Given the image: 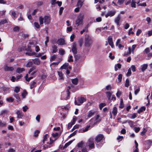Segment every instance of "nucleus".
Returning a JSON list of instances; mask_svg holds the SVG:
<instances>
[{"label":"nucleus","instance_id":"1","mask_svg":"<svg viewBox=\"0 0 152 152\" xmlns=\"http://www.w3.org/2000/svg\"><path fill=\"white\" fill-rule=\"evenodd\" d=\"M44 20L45 24H48L50 22V18L48 16H45L43 18L42 16L39 17V20L40 25L43 24Z\"/></svg>","mask_w":152,"mask_h":152},{"label":"nucleus","instance_id":"2","mask_svg":"<svg viewBox=\"0 0 152 152\" xmlns=\"http://www.w3.org/2000/svg\"><path fill=\"white\" fill-rule=\"evenodd\" d=\"M84 14L80 13L77 17L75 21V24L77 26L83 25V19L84 18Z\"/></svg>","mask_w":152,"mask_h":152},{"label":"nucleus","instance_id":"3","mask_svg":"<svg viewBox=\"0 0 152 152\" xmlns=\"http://www.w3.org/2000/svg\"><path fill=\"white\" fill-rule=\"evenodd\" d=\"M86 146L88 147L89 149H94L95 148V145L94 139L90 138L86 143Z\"/></svg>","mask_w":152,"mask_h":152},{"label":"nucleus","instance_id":"4","mask_svg":"<svg viewBox=\"0 0 152 152\" xmlns=\"http://www.w3.org/2000/svg\"><path fill=\"white\" fill-rule=\"evenodd\" d=\"M74 87L72 85H71L70 86H69L68 87V89L66 91L67 96L66 98L64 97V94H63L62 95V96L61 97V99L62 100H67L68 99L69 97H70V92L69 91V90L71 89L72 88H73Z\"/></svg>","mask_w":152,"mask_h":152},{"label":"nucleus","instance_id":"5","mask_svg":"<svg viewBox=\"0 0 152 152\" xmlns=\"http://www.w3.org/2000/svg\"><path fill=\"white\" fill-rule=\"evenodd\" d=\"M92 43V41L88 37H86L85 38V45L86 47L90 46Z\"/></svg>","mask_w":152,"mask_h":152},{"label":"nucleus","instance_id":"6","mask_svg":"<svg viewBox=\"0 0 152 152\" xmlns=\"http://www.w3.org/2000/svg\"><path fill=\"white\" fill-rule=\"evenodd\" d=\"M105 138L102 134H99L95 137V140L97 143L100 142L102 140H104Z\"/></svg>","mask_w":152,"mask_h":152},{"label":"nucleus","instance_id":"7","mask_svg":"<svg viewBox=\"0 0 152 152\" xmlns=\"http://www.w3.org/2000/svg\"><path fill=\"white\" fill-rule=\"evenodd\" d=\"M86 99L83 97L78 98L77 100L78 102H77V101L75 100V102L76 104L79 105L80 104L83 103L84 101H86Z\"/></svg>","mask_w":152,"mask_h":152},{"label":"nucleus","instance_id":"8","mask_svg":"<svg viewBox=\"0 0 152 152\" xmlns=\"http://www.w3.org/2000/svg\"><path fill=\"white\" fill-rule=\"evenodd\" d=\"M146 143L145 148L147 149H148L152 145V140H148L145 141Z\"/></svg>","mask_w":152,"mask_h":152},{"label":"nucleus","instance_id":"9","mask_svg":"<svg viewBox=\"0 0 152 152\" xmlns=\"http://www.w3.org/2000/svg\"><path fill=\"white\" fill-rule=\"evenodd\" d=\"M116 11L115 10L109 11L105 15V17L107 18L109 16L110 17L113 16L115 14Z\"/></svg>","mask_w":152,"mask_h":152},{"label":"nucleus","instance_id":"10","mask_svg":"<svg viewBox=\"0 0 152 152\" xmlns=\"http://www.w3.org/2000/svg\"><path fill=\"white\" fill-rule=\"evenodd\" d=\"M77 44L75 43H73L72 48V51L74 55H76L77 52V49L76 48Z\"/></svg>","mask_w":152,"mask_h":152},{"label":"nucleus","instance_id":"11","mask_svg":"<svg viewBox=\"0 0 152 152\" xmlns=\"http://www.w3.org/2000/svg\"><path fill=\"white\" fill-rule=\"evenodd\" d=\"M57 43L58 45H62L66 44L65 40L63 38H60L58 39Z\"/></svg>","mask_w":152,"mask_h":152},{"label":"nucleus","instance_id":"12","mask_svg":"<svg viewBox=\"0 0 152 152\" xmlns=\"http://www.w3.org/2000/svg\"><path fill=\"white\" fill-rule=\"evenodd\" d=\"M108 40L109 45L111 46L112 48H113V42L112 38L111 36H109L108 37Z\"/></svg>","mask_w":152,"mask_h":152},{"label":"nucleus","instance_id":"13","mask_svg":"<svg viewBox=\"0 0 152 152\" xmlns=\"http://www.w3.org/2000/svg\"><path fill=\"white\" fill-rule=\"evenodd\" d=\"M4 70L6 71H12L14 70V68L12 67H10L7 65H5L4 66Z\"/></svg>","mask_w":152,"mask_h":152},{"label":"nucleus","instance_id":"14","mask_svg":"<svg viewBox=\"0 0 152 152\" xmlns=\"http://www.w3.org/2000/svg\"><path fill=\"white\" fill-rule=\"evenodd\" d=\"M90 25L89 24H88L85 26V28L83 29L82 30L80 31V33L81 34H83L84 32H87L88 31V28L89 26Z\"/></svg>","mask_w":152,"mask_h":152},{"label":"nucleus","instance_id":"15","mask_svg":"<svg viewBox=\"0 0 152 152\" xmlns=\"http://www.w3.org/2000/svg\"><path fill=\"white\" fill-rule=\"evenodd\" d=\"M16 114L17 115V117L19 118H21L23 115L22 112L20 110H18L16 112Z\"/></svg>","mask_w":152,"mask_h":152},{"label":"nucleus","instance_id":"16","mask_svg":"<svg viewBox=\"0 0 152 152\" xmlns=\"http://www.w3.org/2000/svg\"><path fill=\"white\" fill-rule=\"evenodd\" d=\"M33 62L35 64L39 65L40 64V61L38 58H35L32 60Z\"/></svg>","mask_w":152,"mask_h":152},{"label":"nucleus","instance_id":"17","mask_svg":"<svg viewBox=\"0 0 152 152\" xmlns=\"http://www.w3.org/2000/svg\"><path fill=\"white\" fill-rule=\"evenodd\" d=\"M36 82L34 81H32L30 83V88L31 89L35 87L36 86Z\"/></svg>","mask_w":152,"mask_h":152},{"label":"nucleus","instance_id":"18","mask_svg":"<svg viewBox=\"0 0 152 152\" xmlns=\"http://www.w3.org/2000/svg\"><path fill=\"white\" fill-rule=\"evenodd\" d=\"M121 19L120 16L119 15H118L116 18L115 19V22L117 24V25L119 26V21Z\"/></svg>","mask_w":152,"mask_h":152},{"label":"nucleus","instance_id":"19","mask_svg":"<svg viewBox=\"0 0 152 152\" xmlns=\"http://www.w3.org/2000/svg\"><path fill=\"white\" fill-rule=\"evenodd\" d=\"M71 81L73 84L75 85H76L78 84V80L77 78H76L75 79H72Z\"/></svg>","mask_w":152,"mask_h":152},{"label":"nucleus","instance_id":"20","mask_svg":"<svg viewBox=\"0 0 152 152\" xmlns=\"http://www.w3.org/2000/svg\"><path fill=\"white\" fill-rule=\"evenodd\" d=\"M118 112V110L117 108L116 107H114L113 109L112 112L113 114L115 116L116 115Z\"/></svg>","mask_w":152,"mask_h":152},{"label":"nucleus","instance_id":"21","mask_svg":"<svg viewBox=\"0 0 152 152\" xmlns=\"http://www.w3.org/2000/svg\"><path fill=\"white\" fill-rule=\"evenodd\" d=\"M106 94H107V96L109 100H111V97L112 96V94L110 91L106 92Z\"/></svg>","mask_w":152,"mask_h":152},{"label":"nucleus","instance_id":"22","mask_svg":"<svg viewBox=\"0 0 152 152\" xmlns=\"http://www.w3.org/2000/svg\"><path fill=\"white\" fill-rule=\"evenodd\" d=\"M83 5V1L81 0H78L77 4V7L81 8Z\"/></svg>","mask_w":152,"mask_h":152},{"label":"nucleus","instance_id":"23","mask_svg":"<svg viewBox=\"0 0 152 152\" xmlns=\"http://www.w3.org/2000/svg\"><path fill=\"white\" fill-rule=\"evenodd\" d=\"M25 70V69L24 68L18 67L17 68L16 72L17 73H20L24 71Z\"/></svg>","mask_w":152,"mask_h":152},{"label":"nucleus","instance_id":"24","mask_svg":"<svg viewBox=\"0 0 152 152\" xmlns=\"http://www.w3.org/2000/svg\"><path fill=\"white\" fill-rule=\"evenodd\" d=\"M8 23L7 20L6 19H3L1 20L0 21V26Z\"/></svg>","mask_w":152,"mask_h":152},{"label":"nucleus","instance_id":"25","mask_svg":"<svg viewBox=\"0 0 152 152\" xmlns=\"http://www.w3.org/2000/svg\"><path fill=\"white\" fill-rule=\"evenodd\" d=\"M69 64L68 63H65L61 67V69H68V67L69 66Z\"/></svg>","mask_w":152,"mask_h":152},{"label":"nucleus","instance_id":"26","mask_svg":"<svg viewBox=\"0 0 152 152\" xmlns=\"http://www.w3.org/2000/svg\"><path fill=\"white\" fill-rule=\"evenodd\" d=\"M53 51L52 53H56L58 51L57 47L56 45H54L52 46Z\"/></svg>","mask_w":152,"mask_h":152},{"label":"nucleus","instance_id":"27","mask_svg":"<svg viewBox=\"0 0 152 152\" xmlns=\"http://www.w3.org/2000/svg\"><path fill=\"white\" fill-rule=\"evenodd\" d=\"M141 70L142 72H144L146 69L148 67V65L146 64H144L142 65V66Z\"/></svg>","mask_w":152,"mask_h":152},{"label":"nucleus","instance_id":"28","mask_svg":"<svg viewBox=\"0 0 152 152\" xmlns=\"http://www.w3.org/2000/svg\"><path fill=\"white\" fill-rule=\"evenodd\" d=\"M95 112L91 110L88 112V117H91L93 116L95 114Z\"/></svg>","mask_w":152,"mask_h":152},{"label":"nucleus","instance_id":"29","mask_svg":"<svg viewBox=\"0 0 152 152\" xmlns=\"http://www.w3.org/2000/svg\"><path fill=\"white\" fill-rule=\"evenodd\" d=\"M136 2L135 0H132L131 2V6L132 7H136Z\"/></svg>","mask_w":152,"mask_h":152},{"label":"nucleus","instance_id":"30","mask_svg":"<svg viewBox=\"0 0 152 152\" xmlns=\"http://www.w3.org/2000/svg\"><path fill=\"white\" fill-rule=\"evenodd\" d=\"M84 144V142L82 141L77 144V146L78 148H82Z\"/></svg>","mask_w":152,"mask_h":152},{"label":"nucleus","instance_id":"31","mask_svg":"<svg viewBox=\"0 0 152 152\" xmlns=\"http://www.w3.org/2000/svg\"><path fill=\"white\" fill-rule=\"evenodd\" d=\"M58 75L60 77V79L61 80H63L64 78L63 77V74L61 71H58Z\"/></svg>","mask_w":152,"mask_h":152},{"label":"nucleus","instance_id":"32","mask_svg":"<svg viewBox=\"0 0 152 152\" xmlns=\"http://www.w3.org/2000/svg\"><path fill=\"white\" fill-rule=\"evenodd\" d=\"M129 51L127 53H124V56H128L129 54H130L131 53L132 49L131 48L129 47L128 48Z\"/></svg>","mask_w":152,"mask_h":152},{"label":"nucleus","instance_id":"33","mask_svg":"<svg viewBox=\"0 0 152 152\" xmlns=\"http://www.w3.org/2000/svg\"><path fill=\"white\" fill-rule=\"evenodd\" d=\"M28 74H27L25 77V78L26 81L29 82L31 79H32L33 77H28Z\"/></svg>","mask_w":152,"mask_h":152},{"label":"nucleus","instance_id":"34","mask_svg":"<svg viewBox=\"0 0 152 152\" xmlns=\"http://www.w3.org/2000/svg\"><path fill=\"white\" fill-rule=\"evenodd\" d=\"M121 65L120 64H117L115 65V71H117L118 70V68L117 67H118V68L120 69L121 68Z\"/></svg>","mask_w":152,"mask_h":152},{"label":"nucleus","instance_id":"35","mask_svg":"<svg viewBox=\"0 0 152 152\" xmlns=\"http://www.w3.org/2000/svg\"><path fill=\"white\" fill-rule=\"evenodd\" d=\"M6 100L7 101L9 102H12L14 101V99L12 97H9L7 98Z\"/></svg>","mask_w":152,"mask_h":152},{"label":"nucleus","instance_id":"36","mask_svg":"<svg viewBox=\"0 0 152 152\" xmlns=\"http://www.w3.org/2000/svg\"><path fill=\"white\" fill-rule=\"evenodd\" d=\"M33 64V62L29 61L26 64V66L27 67H30L32 66Z\"/></svg>","mask_w":152,"mask_h":152},{"label":"nucleus","instance_id":"37","mask_svg":"<svg viewBox=\"0 0 152 152\" xmlns=\"http://www.w3.org/2000/svg\"><path fill=\"white\" fill-rule=\"evenodd\" d=\"M59 53L61 55H64L65 53V51L62 48H61L59 50Z\"/></svg>","mask_w":152,"mask_h":152},{"label":"nucleus","instance_id":"38","mask_svg":"<svg viewBox=\"0 0 152 152\" xmlns=\"http://www.w3.org/2000/svg\"><path fill=\"white\" fill-rule=\"evenodd\" d=\"M14 96L16 98V99L17 100V101H20V98L18 94H14Z\"/></svg>","mask_w":152,"mask_h":152},{"label":"nucleus","instance_id":"39","mask_svg":"<svg viewBox=\"0 0 152 152\" xmlns=\"http://www.w3.org/2000/svg\"><path fill=\"white\" fill-rule=\"evenodd\" d=\"M36 68V66H33L31 68L29 71L28 72V73L29 74L31 72L35 70Z\"/></svg>","mask_w":152,"mask_h":152},{"label":"nucleus","instance_id":"40","mask_svg":"<svg viewBox=\"0 0 152 152\" xmlns=\"http://www.w3.org/2000/svg\"><path fill=\"white\" fill-rule=\"evenodd\" d=\"M106 104L104 103H102L100 104L99 105V108L100 110H101L102 108L106 106Z\"/></svg>","mask_w":152,"mask_h":152},{"label":"nucleus","instance_id":"41","mask_svg":"<svg viewBox=\"0 0 152 152\" xmlns=\"http://www.w3.org/2000/svg\"><path fill=\"white\" fill-rule=\"evenodd\" d=\"M125 87H128L129 86V80L128 78H127L126 80L125 84Z\"/></svg>","mask_w":152,"mask_h":152},{"label":"nucleus","instance_id":"42","mask_svg":"<svg viewBox=\"0 0 152 152\" xmlns=\"http://www.w3.org/2000/svg\"><path fill=\"white\" fill-rule=\"evenodd\" d=\"M140 91V88L139 87H136L135 89L134 94L135 95H137Z\"/></svg>","mask_w":152,"mask_h":152},{"label":"nucleus","instance_id":"43","mask_svg":"<svg viewBox=\"0 0 152 152\" xmlns=\"http://www.w3.org/2000/svg\"><path fill=\"white\" fill-rule=\"evenodd\" d=\"M124 107V104L123 103V100L122 99H121V101L119 105V107L121 108H123Z\"/></svg>","mask_w":152,"mask_h":152},{"label":"nucleus","instance_id":"44","mask_svg":"<svg viewBox=\"0 0 152 152\" xmlns=\"http://www.w3.org/2000/svg\"><path fill=\"white\" fill-rule=\"evenodd\" d=\"M20 28L18 26H16L13 28V31L15 32H18L19 31Z\"/></svg>","mask_w":152,"mask_h":152},{"label":"nucleus","instance_id":"45","mask_svg":"<svg viewBox=\"0 0 152 152\" xmlns=\"http://www.w3.org/2000/svg\"><path fill=\"white\" fill-rule=\"evenodd\" d=\"M27 94V92L26 91H24L22 93L21 95L23 98H24Z\"/></svg>","mask_w":152,"mask_h":152},{"label":"nucleus","instance_id":"46","mask_svg":"<svg viewBox=\"0 0 152 152\" xmlns=\"http://www.w3.org/2000/svg\"><path fill=\"white\" fill-rule=\"evenodd\" d=\"M20 90V87H19L17 86L15 88V89L14 90V91L16 93H18L19 92Z\"/></svg>","mask_w":152,"mask_h":152},{"label":"nucleus","instance_id":"47","mask_svg":"<svg viewBox=\"0 0 152 152\" xmlns=\"http://www.w3.org/2000/svg\"><path fill=\"white\" fill-rule=\"evenodd\" d=\"M122 74H120L118 75V82H120L121 81L122 79Z\"/></svg>","mask_w":152,"mask_h":152},{"label":"nucleus","instance_id":"48","mask_svg":"<svg viewBox=\"0 0 152 152\" xmlns=\"http://www.w3.org/2000/svg\"><path fill=\"white\" fill-rule=\"evenodd\" d=\"M83 40V39L82 38H81L79 40V45L80 47H81L82 45Z\"/></svg>","mask_w":152,"mask_h":152},{"label":"nucleus","instance_id":"49","mask_svg":"<svg viewBox=\"0 0 152 152\" xmlns=\"http://www.w3.org/2000/svg\"><path fill=\"white\" fill-rule=\"evenodd\" d=\"M56 56L55 55H54L53 56H51L50 60V61H54V60L56 58Z\"/></svg>","mask_w":152,"mask_h":152},{"label":"nucleus","instance_id":"50","mask_svg":"<svg viewBox=\"0 0 152 152\" xmlns=\"http://www.w3.org/2000/svg\"><path fill=\"white\" fill-rule=\"evenodd\" d=\"M131 69L130 68H129L128 70V72L126 75V76H130L131 75Z\"/></svg>","mask_w":152,"mask_h":152},{"label":"nucleus","instance_id":"51","mask_svg":"<svg viewBox=\"0 0 152 152\" xmlns=\"http://www.w3.org/2000/svg\"><path fill=\"white\" fill-rule=\"evenodd\" d=\"M134 131L136 133H138L140 130V128L139 127H135L134 128Z\"/></svg>","mask_w":152,"mask_h":152},{"label":"nucleus","instance_id":"52","mask_svg":"<svg viewBox=\"0 0 152 152\" xmlns=\"http://www.w3.org/2000/svg\"><path fill=\"white\" fill-rule=\"evenodd\" d=\"M8 113V111L7 110H3L2 111L0 114V115H3L6 114H7Z\"/></svg>","mask_w":152,"mask_h":152},{"label":"nucleus","instance_id":"53","mask_svg":"<svg viewBox=\"0 0 152 152\" xmlns=\"http://www.w3.org/2000/svg\"><path fill=\"white\" fill-rule=\"evenodd\" d=\"M39 133V131L38 130H37L35 131L34 132V136L35 137H37L38 136Z\"/></svg>","mask_w":152,"mask_h":152},{"label":"nucleus","instance_id":"54","mask_svg":"<svg viewBox=\"0 0 152 152\" xmlns=\"http://www.w3.org/2000/svg\"><path fill=\"white\" fill-rule=\"evenodd\" d=\"M49 37L48 36L46 37V40L45 41V45L46 47H47L48 45L47 43L49 42Z\"/></svg>","mask_w":152,"mask_h":152},{"label":"nucleus","instance_id":"55","mask_svg":"<svg viewBox=\"0 0 152 152\" xmlns=\"http://www.w3.org/2000/svg\"><path fill=\"white\" fill-rule=\"evenodd\" d=\"M125 0H118L117 3L119 5L122 4L124 1Z\"/></svg>","mask_w":152,"mask_h":152},{"label":"nucleus","instance_id":"56","mask_svg":"<svg viewBox=\"0 0 152 152\" xmlns=\"http://www.w3.org/2000/svg\"><path fill=\"white\" fill-rule=\"evenodd\" d=\"M126 122L129 123L131 126H132L134 125L133 122L131 120L127 121H126Z\"/></svg>","mask_w":152,"mask_h":152},{"label":"nucleus","instance_id":"57","mask_svg":"<svg viewBox=\"0 0 152 152\" xmlns=\"http://www.w3.org/2000/svg\"><path fill=\"white\" fill-rule=\"evenodd\" d=\"M146 132V130L144 128L143 131L141 132V135H142V136H144L145 135V134Z\"/></svg>","mask_w":152,"mask_h":152},{"label":"nucleus","instance_id":"58","mask_svg":"<svg viewBox=\"0 0 152 152\" xmlns=\"http://www.w3.org/2000/svg\"><path fill=\"white\" fill-rule=\"evenodd\" d=\"M48 135V134H45L43 137V140L42 141L43 143H44L45 142V141H46L47 139V137Z\"/></svg>","mask_w":152,"mask_h":152},{"label":"nucleus","instance_id":"59","mask_svg":"<svg viewBox=\"0 0 152 152\" xmlns=\"http://www.w3.org/2000/svg\"><path fill=\"white\" fill-rule=\"evenodd\" d=\"M72 55H70L69 58V59H68V61L69 62H72L73 61V60L72 59Z\"/></svg>","mask_w":152,"mask_h":152},{"label":"nucleus","instance_id":"60","mask_svg":"<svg viewBox=\"0 0 152 152\" xmlns=\"http://www.w3.org/2000/svg\"><path fill=\"white\" fill-rule=\"evenodd\" d=\"M34 26L37 28H39L40 27V26L39 24L37 22H34Z\"/></svg>","mask_w":152,"mask_h":152},{"label":"nucleus","instance_id":"61","mask_svg":"<svg viewBox=\"0 0 152 152\" xmlns=\"http://www.w3.org/2000/svg\"><path fill=\"white\" fill-rule=\"evenodd\" d=\"M131 68L133 72H134L136 71V67L135 65H132L131 66Z\"/></svg>","mask_w":152,"mask_h":152},{"label":"nucleus","instance_id":"62","mask_svg":"<svg viewBox=\"0 0 152 152\" xmlns=\"http://www.w3.org/2000/svg\"><path fill=\"white\" fill-rule=\"evenodd\" d=\"M6 123L4 122H2L1 121H0V127H2L5 126Z\"/></svg>","mask_w":152,"mask_h":152},{"label":"nucleus","instance_id":"63","mask_svg":"<svg viewBox=\"0 0 152 152\" xmlns=\"http://www.w3.org/2000/svg\"><path fill=\"white\" fill-rule=\"evenodd\" d=\"M90 127V126H87L84 129H83V132H86L88 130L89 128Z\"/></svg>","mask_w":152,"mask_h":152},{"label":"nucleus","instance_id":"64","mask_svg":"<svg viewBox=\"0 0 152 152\" xmlns=\"http://www.w3.org/2000/svg\"><path fill=\"white\" fill-rule=\"evenodd\" d=\"M88 150L86 148H83L82 150V152H88Z\"/></svg>","mask_w":152,"mask_h":152}]
</instances>
